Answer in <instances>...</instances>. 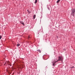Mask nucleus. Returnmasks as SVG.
I'll return each instance as SVG.
<instances>
[{
	"label": "nucleus",
	"mask_w": 75,
	"mask_h": 75,
	"mask_svg": "<svg viewBox=\"0 0 75 75\" xmlns=\"http://www.w3.org/2000/svg\"><path fill=\"white\" fill-rule=\"evenodd\" d=\"M63 60V58L62 57H59L58 58V60H57V61L55 62V63H56L58 61H62Z\"/></svg>",
	"instance_id": "obj_1"
},
{
	"label": "nucleus",
	"mask_w": 75,
	"mask_h": 75,
	"mask_svg": "<svg viewBox=\"0 0 75 75\" xmlns=\"http://www.w3.org/2000/svg\"><path fill=\"white\" fill-rule=\"evenodd\" d=\"M8 62H6L5 63V65H8Z\"/></svg>",
	"instance_id": "obj_2"
},
{
	"label": "nucleus",
	"mask_w": 75,
	"mask_h": 75,
	"mask_svg": "<svg viewBox=\"0 0 75 75\" xmlns=\"http://www.w3.org/2000/svg\"><path fill=\"white\" fill-rule=\"evenodd\" d=\"M20 23H21V24H23V25H25L24 23V22H23L21 21L20 22Z\"/></svg>",
	"instance_id": "obj_3"
},
{
	"label": "nucleus",
	"mask_w": 75,
	"mask_h": 75,
	"mask_svg": "<svg viewBox=\"0 0 75 75\" xmlns=\"http://www.w3.org/2000/svg\"><path fill=\"white\" fill-rule=\"evenodd\" d=\"M75 9H73L72 10V12L73 13H75Z\"/></svg>",
	"instance_id": "obj_4"
},
{
	"label": "nucleus",
	"mask_w": 75,
	"mask_h": 75,
	"mask_svg": "<svg viewBox=\"0 0 75 75\" xmlns=\"http://www.w3.org/2000/svg\"><path fill=\"white\" fill-rule=\"evenodd\" d=\"M8 65H10V66H11V63L10 62H8Z\"/></svg>",
	"instance_id": "obj_5"
},
{
	"label": "nucleus",
	"mask_w": 75,
	"mask_h": 75,
	"mask_svg": "<svg viewBox=\"0 0 75 75\" xmlns=\"http://www.w3.org/2000/svg\"><path fill=\"white\" fill-rule=\"evenodd\" d=\"M71 16H74V13H73L72 12L71 13Z\"/></svg>",
	"instance_id": "obj_6"
},
{
	"label": "nucleus",
	"mask_w": 75,
	"mask_h": 75,
	"mask_svg": "<svg viewBox=\"0 0 75 75\" xmlns=\"http://www.w3.org/2000/svg\"><path fill=\"white\" fill-rule=\"evenodd\" d=\"M37 51H38L39 52H40V53H41V50H37Z\"/></svg>",
	"instance_id": "obj_7"
},
{
	"label": "nucleus",
	"mask_w": 75,
	"mask_h": 75,
	"mask_svg": "<svg viewBox=\"0 0 75 75\" xmlns=\"http://www.w3.org/2000/svg\"><path fill=\"white\" fill-rule=\"evenodd\" d=\"M36 16L35 15L33 16V19H35V17H36Z\"/></svg>",
	"instance_id": "obj_8"
},
{
	"label": "nucleus",
	"mask_w": 75,
	"mask_h": 75,
	"mask_svg": "<svg viewBox=\"0 0 75 75\" xmlns=\"http://www.w3.org/2000/svg\"><path fill=\"white\" fill-rule=\"evenodd\" d=\"M37 3V0H35V3L36 4Z\"/></svg>",
	"instance_id": "obj_9"
},
{
	"label": "nucleus",
	"mask_w": 75,
	"mask_h": 75,
	"mask_svg": "<svg viewBox=\"0 0 75 75\" xmlns=\"http://www.w3.org/2000/svg\"><path fill=\"white\" fill-rule=\"evenodd\" d=\"M59 1H60V0H58L57 2V3H58L59 2Z\"/></svg>",
	"instance_id": "obj_10"
},
{
	"label": "nucleus",
	"mask_w": 75,
	"mask_h": 75,
	"mask_svg": "<svg viewBox=\"0 0 75 75\" xmlns=\"http://www.w3.org/2000/svg\"><path fill=\"white\" fill-rule=\"evenodd\" d=\"M2 37V36L1 35H0V40H1V38Z\"/></svg>",
	"instance_id": "obj_11"
},
{
	"label": "nucleus",
	"mask_w": 75,
	"mask_h": 75,
	"mask_svg": "<svg viewBox=\"0 0 75 75\" xmlns=\"http://www.w3.org/2000/svg\"><path fill=\"white\" fill-rule=\"evenodd\" d=\"M55 65V64L53 63L52 64L53 66H54Z\"/></svg>",
	"instance_id": "obj_12"
},
{
	"label": "nucleus",
	"mask_w": 75,
	"mask_h": 75,
	"mask_svg": "<svg viewBox=\"0 0 75 75\" xmlns=\"http://www.w3.org/2000/svg\"><path fill=\"white\" fill-rule=\"evenodd\" d=\"M27 11L29 13H30L31 12H30V11L28 10H27Z\"/></svg>",
	"instance_id": "obj_13"
},
{
	"label": "nucleus",
	"mask_w": 75,
	"mask_h": 75,
	"mask_svg": "<svg viewBox=\"0 0 75 75\" xmlns=\"http://www.w3.org/2000/svg\"><path fill=\"white\" fill-rule=\"evenodd\" d=\"M17 45L18 47L19 46H20V44H18Z\"/></svg>",
	"instance_id": "obj_14"
},
{
	"label": "nucleus",
	"mask_w": 75,
	"mask_h": 75,
	"mask_svg": "<svg viewBox=\"0 0 75 75\" xmlns=\"http://www.w3.org/2000/svg\"><path fill=\"white\" fill-rule=\"evenodd\" d=\"M30 38V36H28V38Z\"/></svg>",
	"instance_id": "obj_15"
},
{
	"label": "nucleus",
	"mask_w": 75,
	"mask_h": 75,
	"mask_svg": "<svg viewBox=\"0 0 75 75\" xmlns=\"http://www.w3.org/2000/svg\"><path fill=\"white\" fill-rule=\"evenodd\" d=\"M74 67H72L71 68H74Z\"/></svg>",
	"instance_id": "obj_16"
}]
</instances>
